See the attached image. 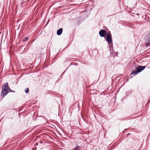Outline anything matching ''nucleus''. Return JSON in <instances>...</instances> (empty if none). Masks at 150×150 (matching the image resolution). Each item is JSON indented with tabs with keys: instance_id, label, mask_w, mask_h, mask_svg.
Returning <instances> with one entry per match:
<instances>
[{
	"instance_id": "1",
	"label": "nucleus",
	"mask_w": 150,
	"mask_h": 150,
	"mask_svg": "<svg viewBox=\"0 0 150 150\" xmlns=\"http://www.w3.org/2000/svg\"><path fill=\"white\" fill-rule=\"evenodd\" d=\"M8 85L7 82L5 83L2 86L1 95L2 97H4L8 93Z\"/></svg>"
},
{
	"instance_id": "2",
	"label": "nucleus",
	"mask_w": 150,
	"mask_h": 150,
	"mask_svg": "<svg viewBox=\"0 0 150 150\" xmlns=\"http://www.w3.org/2000/svg\"><path fill=\"white\" fill-rule=\"evenodd\" d=\"M145 66H139L132 73V74L136 75L138 73L141 72L145 68Z\"/></svg>"
},
{
	"instance_id": "3",
	"label": "nucleus",
	"mask_w": 150,
	"mask_h": 150,
	"mask_svg": "<svg viewBox=\"0 0 150 150\" xmlns=\"http://www.w3.org/2000/svg\"><path fill=\"white\" fill-rule=\"evenodd\" d=\"M106 40L107 42H108L109 44L111 45L112 44V41L111 35L110 33L106 34Z\"/></svg>"
},
{
	"instance_id": "4",
	"label": "nucleus",
	"mask_w": 150,
	"mask_h": 150,
	"mask_svg": "<svg viewBox=\"0 0 150 150\" xmlns=\"http://www.w3.org/2000/svg\"><path fill=\"white\" fill-rule=\"evenodd\" d=\"M106 31L103 29H102L99 31V34L101 37H104L106 34Z\"/></svg>"
},
{
	"instance_id": "5",
	"label": "nucleus",
	"mask_w": 150,
	"mask_h": 150,
	"mask_svg": "<svg viewBox=\"0 0 150 150\" xmlns=\"http://www.w3.org/2000/svg\"><path fill=\"white\" fill-rule=\"evenodd\" d=\"M147 42L146 43V47L148 46L150 44V33H149L147 36Z\"/></svg>"
},
{
	"instance_id": "6",
	"label": "nucleus",
	"mask_w": 150,
	"mask_h": 150,
	"mask_svg": "<svg viewBox=\"0 0 150 150\" xmlns=\"http://www.w3.org/2000/svg\"><path fill=\"white\" fill-rule=\"evenodd\" d=\"M62 28H60L59 29L57 30V34L58 35H60L62 33Z\"/></svg>"
},
{
	"instance_id": "7",
	"label": "nucleus",
	"mask_w": 150,
	"mask_h": 150,
	"mask_svg": "<svg viewBox=\"0 0 150 150\" xmlns=\"http://www.w3.org/2000/svg\"><path fill=\"white\" fill-rule=\"evenodd\" d=\"M112 54V55L113 57H115L117 54V52L114 51V52H113V53Z\"/></svg>"
},
{
	"instance_id": "8",
	"label": "nucleus",
	"mask_w": 150,
	"mask_h": 150,
	"mask_svg": "<svg viewBox=\"0 0 150 150\" xmlns=\"http://www.w3.org/2000/svg\"><path fill=\"white\" fill-rule=\"evenodd\" d=\"M109 48L110 49V51H111L113 49L112 48V44L111 45H110L109 46Z\"/></svg>"
},
{
	"instance_id": "9",
	"label": "nucleus",
	"mask_w": 150,
	"mask_h": 150,
	"mask_svg": "<svg viewBox=\"0 0 150 150\" xmlns=\"http://www.w3.org/2000/svg\"><path fill=\"white\" fill-rule=\"evenodd\" d=\"M74 150H81L80 147L78 146H76Z\"/></svg>"
},
{
	"instance_id": "10",
	"label": "nucleus",
	"mask_w": 150,
	"mask_h": 150,
	"mask_svg": "<svg viewBox=\"0 0 150 150\" xmlns=\"http://www.w3.org/2000/svg\"><path fill=\"white\" fill-rule=\"evenodd\" d=\"M8 93L10 92H12V90H11L9 86H8Z\"/></svg>"
},
{
	"instance_id": "11",
	"label": "nucleus",
	"mask_w": 150,
	"mask_h": 150,
	"mask_svg": "<svg viewBox=\"0 0 150 150\" xmlns=\"http://www.w3.org/2000/svg\"><path fill=\"white\" fill-rule=\"evenodd\" d=\"M29 91V90L28 88H27L25 90V92L26 93H28Z\"/></svg>"
},
{
	"instance_id": "12",
	"label": "nucleus",
	"mask_w": 150,
	"mask_h": 150,
	"mask_svg": "<svg viewBox=\"0 0 150 150\" xmlns=\"http://www.w3.org/2000/svg\"><path fill=\"white\" fill-rule=\"evenodd\" d=\"M28 39V37L25 38V39L23 40V41L25 42L27 41Z\"/></svg>"
},
{
	"instance_id": "13",
	"label": "nucleus",
	"mask_w": 150,
	"mask_h": 150,
	"mask_svg": "<svg viewBox=\"0 0 150 150\" xmlns=\"http://www.w3.org/2000/svg\"><path fill=\"white\" fill-rule=\"evenodd\" d=\"M113 52H114V51L113 49L112 50L110 51V52L111 54H113Z\"/></svg>"
},
{
	"instance_id": "14",
	"label": "nucleus",
	"mask_w": 150,
	"mask_h": 150,
	"mask_svg": "<svg viewBox=\"0 0 150 150\" xmlns=\"http://www.w3.org/2000/svg\"><path fill=\"white\" fill-rule=\"evenodd\" d=\"M12 92H14L15 91H14L12 90Z\"/></svg>"
}]
</instances>
